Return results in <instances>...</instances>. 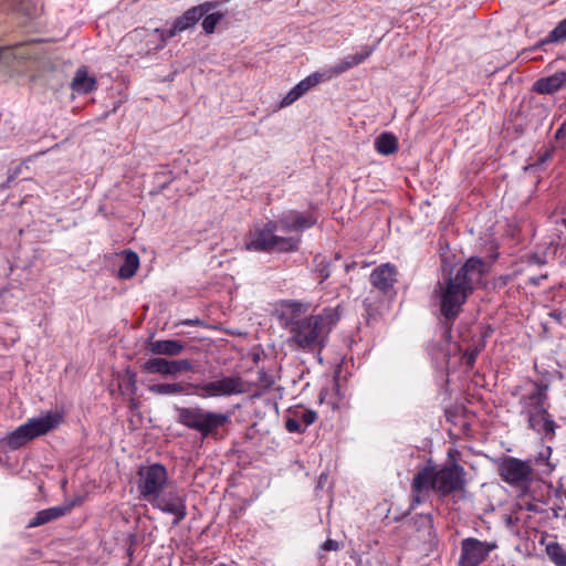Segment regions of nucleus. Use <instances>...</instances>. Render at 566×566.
<instances>
[{
    "mask_svg": "<svg viewBox=\"0 0 566 566\" xmlns=\"http://www.w3.org/2000/svg\"><path fill=\"white\" fill-rule=\"evenodd\" d=\"M548 385L525 380L515 386L511 395L518 399L520 413L527 420L528 427L546 439L555 436L556 423L548 413Z\"/></svg>",
    "mask_w": 566,
    "mask_h": 566,
    "instance_id": "nucleus-4",
    "label": "nucleus"
},
{
    "mask_svg": "<svg viewBox=\"0 0 566 566\" xmlns=\"http://www.w3.org/2000/svg\"><path fill=\"white\" fill-rule=\"evenodd\" d=\"M182 325H201L202 322L198 318L196 319H186L181 322Z\"/></svg>",
    "mask_w": 566,
    "mask_h": 566,
    "instance_id": "nucleus-40",
    "label": "nucleus"
},
{
    "mask_svg": "<svg viewBox=\"0 0 566 566\" xmlns=\"http://www.w3.org/2000/svg\"><path fill=\"white\" fill-rule=\"evenodd\" d=\"M71 505L52 506L42 511H39L28 523V527H38L49 522L57 520L66 515L71 511Z\"/></svg>",
    "mask_w": 566,
    "mask_h": 566,
    "instance_id": "nucleus-18",
    "label": "nucleus"
},
{
    "mask_svg": "<svg viewBox=\"0 0 566 566\" xmlns=\"http://www.w3.org/2000/svg\"><path fill=\"white\" fill-rule=\"evenodd\" d=\"M326 71H324L323 73H313L305 77L304 80H302L298 84H296L294 88L300 93L302 97L308 90H311L318 83L329 80L328 77H326Z\"/></svg>",
    "mask_w": 566,
    "mask_h": 566,
    "instance_id": "nucleus-27",
    "label": "nucleus"
},
{
    "mask_svg": "<svg viewBox=\"0 0 566 566\" xmlns=\"http://www.w3.org/2000/svg\"><path fill=\"white\" fill-rule=\"evenodd\" d=\"M191 370L192 364L189 359L169 360V376Z\"/></svg>",
    "mask_w": 566,
    "mask_h": 566,
    "instance_id": "nucleus-32",
    "label": "nucleus"
},
{
    "mask_svg": "<svg viewBox=\"0 0 566 566\" xmlns=\"http://www.w3.org/2000/svg\"><path fill=\"white\" fill-rule=\"evenodd\" d=\"M317 413L311 409L300 408L292 412L286 419L285 428L290 432H304L305 429L315 422Z\"/></svg>",
    "mask_w": 566,
    "mask_h": 566,
    "instance_id": "nucleus-16",
    "label": "nucleus"
},
{
    "mask_svg": "<svg viewBox=\"0 0 566 566\" xmlns=\"http://www.w3.org/2000/svg\"><path fill=\"white\" fill-rule=\"evenodd\" d=\"M566 136V123L562 124L555 133L556 139H563Z\"/></svg>",
    "mask_w": 566,
    "mask_h": 566,
    "instance_id": "nucleus-39",
    "label": "nucleus"
},
{
    "mask_svg": "<svg viewBox=\"0 0 566 566\" xmlns=\"http://www.w3.org/2000/svg\"><path fill=\"white\" fill-rule=\"evenodd\" d=\"M139 266V258L137 253L133 251L125 252L123 264L119 266L118 275L120 279H130L135 275Z\"/></svg>",
    "mask_w": 566,
    "mask_h": 566,
    "instance_id": "nucleus-23",
    "label": "nucleus"
},
{
    "mask_svg": "<svg viewBox=\"0 0 566 566\" xmlns=\"http://www.w3.org/2000/svg\"><path fill=\"white\" fill-rule=\"evenodd\" d=\"M375 149L385 156L392 155L398 150V139L391 133H382L375 139Z\"/></svg>",
    "mask_w": 566,
    "mask_h": 566,
    "instance_id": "nucleus-22",
    "label": "nucleus"
},
{
    "mask_svg": "<svg viewBox=\"0 0 566 566\" xmlns=\"http://www.w3.org/2000/svg\"><path fill=\"white\" fill-rule=\"evenodd\" d=\"M559 42H566V18L556 24L547 36L539 42L538 46Z\"/></svg>",
    "mask_w": 566,
    "mask_h": 566,
    "instance_id": "nucleus-29",
    "label": "nucleus"
},
{
    "mask_svg": "<svg viewBox=\"0 0 566 566\" xmlns=\"http://www.w3.org/2000/svg\"><path fill=\"white\" fill-rule=\"evenodd\" d=\"M396 282L397 270L389 263L377 266L370 274L371 285L384 294L392 290Z\"/></svg>",
    "mask_w": 566,
    "mask_h": 566,
    "instance_id": "nucleus-15",
    "label": "nucleus"
},
{
    "mask_svg": "<svg viewBox=\"0 0 566 566\" xmlns=\"http://www.w3.org/2000/svg\"><path fill=\"white\" fill-rule=\"evenodd\" d=\"M223 14L214 12L205 17L202 21V29L206 33L211 34L214 32L217 24L222 20Z\"/></svg>",
    "mask_w": 566,
    "mask_h": 566,
    "instance_id": "nucleus-33",
    "label": "nucleus"
},
{
    "mask_svg": "<svg viewBox=\"0 0 566 566\" xmlns=\"http://www.w3.org/2000/svg\"><path fill=\"white\" fill-rule=\"evenodd\" d=\"M281 232L275 220H270L262 226H254L250 229L244 239V247L255 252H293L298 249L300 239L294 237L279 235Z\"/></svg>",
    "mask_w": 566,
    "mask_h": 566,
    "instance_id": "nucleus-6",
    "label": "nucleus"
},
{
    "mask_svg": "<svg viewBox=\"0 0 566 566\" xmlns=\"http://www.w3.org/2000/svg\"><path fill=\"white\" fill-rule=\"evenodd\" d=\"M499 473L505 482L516 485L530 480L533 469L528 462L516 458H506L500 464Z\"/></svg>",
    "mask_w": 566,
    "mask_h": 566,
    "instance_id": "nucleus-12",
    "label": "nucleus"
},
{
    "mask_svg": "<svg viewBox=\"0 0 566 566\" xmlns=\"http://www.w3.org/2000/svg\"><path fill=\"white\" fill-rule=\"evenodd\" d=\"M10 7L28 18H34L39 9L33 0H7Z\"/></svg>",
    "mask_w": 566,
    "mask_h": 566,
    "instance_id": "nucleus-28",
    "label": "nucleus"
},
{
    "mask_svg": "<svg viewBox=\"0 0 566 566\" xmlns=\"http://www.w3.org/2000/svg\"><path fill=\"white\" fill-rule=\"evenodd\" d=\"M303 305L289 302L282 316L290 334L289 342L297 349L321 353L328 342L332 329L340 318L339 307H326L316 315L302 316Z\"/></svg>",
    "mask_w": 566,
    "mask_h": 566,
    "instance_id": "nucleus-1",
    "label": "nucleus"
},
{
    "mask_svg": "<svg viewBox=\"0 0 566 566\" xmlns=\"http://www.w3.org/2000/svg\"><path fill=\"white\" fill-rule=\"evenodd\" d=\"M564 87H566V70L538 78L534 83L533 91L538 94H554Z\"/></svg>",
    "mask_w": 566,
    "mask_h": 566,
    "instance_id": "nucleus-17",
    "label": "nucleus"
},
{
    "mask_svg": "<svg viewBox=\"0 0 566 566\" xmlns=\"http://www.w3.org/2000/svg\"><path fill=\"white\" fill-rule=\"evenodd\" d=\"M479 350L476 348L468 349L463 354V361L467 366L472 367L476 360Z\"/></svg>",
    "mask_w": 566,
    "mask_h": 566,
    "instance_id": "nucleus-37",
    "label": "nucleus"
},
{
    "mask_svg": "<svg viewBox=\"0 0 566 566\" xmlns=\"http://www.w3.org/2000/svg\"><path fill=\"white\" fill-rule=\"evenodd\" d=\"M516 506L521 511L525 510V511L535 512V513L542 512L538 503L531 500L530 496H527L526 494H523L518 497V500L516 502Z\"/></svg>",
    "mask_w": 566,
    "mask_h": 566,
    "instance_id": "nucleus-34",
    "label": "nucleus"
},
{
    "mask_svg": "<svg viewBox=\"0 0 566 566\" xmlns=\"http://www.w3.org/2000/svg\"><path fill=\"white\" fill-rule=\"evenodd\" d=\"M216 3L206 2L197 7L188 9L182 15L178 17L170 29H155L153 36L158 39V43L155 49H163L169 39L174 38L178 33L186 31L196 25V23L214 8Z\"/></svg>",
    "mask_w": 566,
    "mask_h": 566,
    "instance_id": "nucleus-9",
    "label": "nucleus"
},
{
    "mask_svg": "<svg viewBox=\"0 0 566 566\" xmlns=\"http://www.w3.org/2000/svg\"><path fill=\"white\" fill-rule=\"evenodd\" d=\"M496 548L495 542L480 541L475 537L463 538L460 544L458 566H480Z\"/></svg>",
    "mask_w": 566,
    "mask_h": 566,
    "instance_id": "nucleus-11",
    "label": "nucleus"
},
{
    "mask_svg": "<svg viewBox=\"0 0 566 566\" xmlns=\"http://www.w3.org/2000/svg\"><path fill=\"white\" fill-rule=\"evenodd\" d=\"M554 153H555V147L554 146L543 147L537 153V158H536V161H535L534 165L538 166V165L545 164L546 161H548L553 157Z\"/></svg>",
    "mask_w": 566,
    "mask_h": 566,
    "instance_id": "nucleus-35",
    "label": "nucleus"
},
{
    "mask_svg": "<svg viewBox=\"0 0 566 566\" xmlns=\"http://www.w3.org/2000/svg\"><path fill=\"white\" fill-rule=\"evenodd\" d=\"M375 45H365L361 48V51L355 54H348L343 60H340L337 64L326 70V77L329 80L334 76L340 75L348 70L353 69L356 65L361 64L366 61L374 52Z\"/></svg>",
    "mask_w": 566,
    "mask_h": 566,
    "instance_id": "nucleus-14",
    "label": "nucleus"
},
{
    "mask_svg": "<svg viewBox=\"0 0 566 566\" xmlns=\"http://www.w3.org/2000/svg\"><path fill=\"white\" fill-rule=\"evenodd\" d=\"M25 43H18L10 46H0V63H3L4 65H9L10 62L13 59L27 57V54L22 52V49L24 48Z\"/></svg>",
    "mask_w": 566,
    "mask_h": 566,
    "instance_id": "nucleus-25",
    "label": "nucleus"
},
{
    "mask_svg": "<svg viewBox=\"0 0 566 566\" xmlns=\"http://www.w3.org/2000/svg\"><path fill=\"white\" fill-rule=\"evenodd\" d=\"M195 394L200 398L241 395L248 391L247 382L241 376H228L193 385Z\"/></svg>",
    "mask_w": 566,
    "mask_h": 566,
    "instance_id": "nucleus-10",
    "label": "nucleus"
},
{
    "mask_svg": "<svg viewBox=\"0 0 566 566\" xmlns=\"http://www.w3.org/2000/svg\"><path fill=\"white\" fill-rule=\"evenodd\" d=\"M167 469L159 463L142 465L137 472V490L140 497L153 507L175 516L172 525H178L187 516L186 499L176 489H170Z\"/></svg>",
    "mask_w": 566,
    "mask_h": 566,
    "instance_id": "nucleus-3",
    "label": "nucleus"
},
{
    "mask_svg": "<svg viewBox=\"0 0 566 566\" xmlns=\"http://www.w3.org/2000/svg\"><path fill=\"white\" fill-rule=\"evenodd\" d=\"M279 229L283 233L302 232L312 228L316 223V219L311 213H301L294 210L282 213L275 220Z\"/></svg>",
    "mask_w": 566,
    "mask_h": 566,
    "instance_id": "nucleus-13",
    "label": "nucleus"
},
{
    "mask_svg": "<svg viewBox=\"0 0 566 566\" xmlns=\"http://www.w3.org/2000/svg\"><path fill=\"white\" fill-rule=\"evenodd\" d=\"M142 370L148 374L169 376V360L166 358H149L142 365Z\"/></svg>",
    "mask_w": 566,
    "mask_h": 566,
    "instance_id": "nucleus-24",
    "label": "nucleus"
},
{
    "mask_svg": "<svg viewBox=\"0 0 566 566\" xmlns=\"http://www.w3.org/2000/svg\"><path fill=\"white\" fill-rule=\"evenodd\" d=\"M562 223L566 227V219H562Z\"/></svg>",
    "mask_w": 566,
    "mask_h": 566,
    "instance_id": "nucleus-41",
    "label": "nucleus"
},
{
    "mask_svg": "<svg viewBox=\"0 0 566 566\" xmlns=\"http://www.w3.org/2000/svg\"><path fill=\"white\" fill-rule=\"evenodd\" d=\"M62 421L63 413L59 411H49L41 417L31 418L8 436L7 444L11 450H17L29 441L57 428Z\"/></svg>",
    "mask_w": 566,
    "mask_h": 566,
    "instance_id": "nucleus-8",
    "label": "nucleus"
},
{
    "mask_svg": "<svg viewBox=\"0 0 566 566\" xmlns=\"http://www.w3.org/2000/svg\"><path fill=\"white\" fill-rule=\"evenodd\" d=\"M486 263L481 258H470L455 273L450 272L438 282L433 294L446 322H453L461 313L468 297L482 283Z\"/></svg>",
    "mask_w": 566,
    "mask_h": 566,
    "instance_id": "nucleus-2",
    "label": "nucleus"
},
{
    "mask_svg": "<svg viewBox=\"0 0 566 566\" xmlns=\"http://www.w3.org/2000/svg\"><path fill=\"white\" fill-rule=\"evenodd\" d=\"M322 548L324 551H337L339 548V544L338 542L334 541V539H327L326 542H324V544L322 545Z\"/></svg>",
    "mask_w": 566,
    "mask_h": 566,
    "instance_id": "nucleus-38",
    "label": "nucleus"
},
{
    "mask_svg": "<svg viewBox=\"0 0 566 566\" xmlns=\"http://www.w3.org/2000/svg\"><path fill=\"white\" fill-rule=\"evenodd\" d=\"M193 388L191 384L174 382V384H154L148 386V390L159 396H171L184 394L188 388Z\"/></svg>",
    "mask_w": 566,
    "mask_h": 566,
    "instance_id": "nucleus-21",
    "label": "nucleus"
},
{
    "mask_svg": "<svg viewBox=\"0 0 566 566\" xmlns=\"http://www.w3.org/2000/svg\"><path fill=\"white\" fill-rule=\"evenodd\" d=\"M432 527L433 521L430 514H419L412 518V528L418 533L430 535Z\"/></svg>",
    "mask_w": 566,
    "mask_h": 566,
    "instance_id": "nucleus-30",
    "label": "nucleus"
},
{
    "mask_svg": "<svg viewBox=\"0 0 566 566\" xmlns=\"http://www.w3.org/2000/svg\"><path fill=\"white\" fill-rule=\"evenodd\" d=\"M147 348L154 355L177 356L184 350L185 345L179 340L163 339L150 342Z\"/></svg>",
    "mask_w": 566,
    "mask_h": 566,
    "instance_id": "nucleus-19",
    "label": "nucleus"
},
{
    "mask_svg": "<svg viewBox=\"0 0 566 566\" xmlns=\"http://www.w3.org/2000/svg\"><path fill=\"white\" fill-rule=\"evenodd\" d=\"M71 88L77 94H87L96 88V80L87 74L85 67H80L71 82Z\"/></svg>",
    "mask_w": 566,
    "mask_h": 566,
    "instance_id": "nucleus-20",
    "label": "nucleus"
},
{
    "mask_svg": "<svg viewBox=\"0 0 566 566\" xmlns=\"http://www.w3.org/2000/svg\"><path fill=\"white\" fill-rule=\"evenodd\" d=\"M326 71H324L323 73H313L305 77L304 80H302L298 84H296L294 88L300 93L302 97L308 90H311L318 83L329 80L328 77H326Z\"/></svg>",
    "mask_w": 566,
    "mask_h": 566,
    "instance_id": "nucleus-26",
    "label": "nucleus"
},
{
    "mask_svg": "<svg viewBox=\"0 0 566 566\" xmlns=\"http://www.w3.org/2000/svg\"><path fill=\"white\" fill-rule=\"evenodd\" d=\"M177 422L206 438H219V429L229 422L227 413L206 410L200 407H176Z\"/></svg>",
    "mask_w": 566,
    "mask_h": 566,
    "instance_id": "nucleus-7",
    "label": "nucleus"
},
{
    "mask_svg": "<svg viewBox=\"0 0 566 566\" xmlns=\"http://www.w3.org/2000/svg\"><path fill=\"white\" fill-rule=\"evenodd\" d=\"M301 97L300 93L293 87L281 101L280 107L284 108L292 105Z\"/></svg>",
    "mask_w": 566,
    "mask_h": 566,
    "instance_id": "nucleus-36",
    "label": "nucleus"
},
{
    "mask_svg": "<svg viewBox=\"0 0 566 566\" xmlns=\"http://www.w3.org/2000/svg\"><path fill=\"white\" fill-rule=\"evenodd\" d=\"M217 566H227V565H224V564H219V565H217Z\"/></svg>",
    "mask_w": 566,
    "mask_h": 566,
    "instance_id": "nucleus-42",
    "label": "nucleus"
},
{
    "mask_svg": "<svg viewBox=\"0 0 566 566\" xmlns=\"http://www.w3.org/2000/svg\"><path fill=\"white\" fill-rule=\"evenodd\" d=\"M546 552L556 566H566V552L558 543L547 545Z\"/></svg>",
    "mask_w": 566,
    "mask_h": 566,
    "instance_id": "nucleus-31",
    "label": "nucleus"
},
{
    "mask_svg": "<svg viewBox=\"0 0 566 566\" xmlns=\"http://www.w3.org/2000/svg\"><path fill=\"white\" fill-rule=\"evenodd\" d=\"M464 468L452 462L438 468L426 465L420 469L412 479V504H420L429 497L430 490L440 496H448L455 492H462L465 488Z\"/></svg>",
    "mask_w": 566,
    "mask_h": 566,
    "instance_id": "nucleus-5",
    "label": "nucleus"
}]
</instances>
